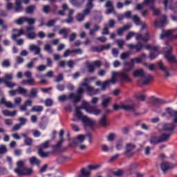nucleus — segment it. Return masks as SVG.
Listing matches in <instances>:
<instances>
[{"mask_svg": "<svg viewBox=\"0 0 177 177\" xmlns=\"http://www.w3.org/2000/svg\"><path fill=\"white\" fill-rule=\"evenodd\" d=\"M88 72L92 73H95V66L92 64H88Z\"/></svg>", "mask_w": 177, "mask_h": 177, "instance_id": "obj_63", "label": "nucleus"}, {"mask_svg": "<svg viewBox=\"0 0 177 177\" xmlns=\"http://www.w3.org/2000/svg\"><path fill=\"white\" fill-rule=\"evenodd\" d=\"M0 104H4L8 109H15V107H16V105L12 104L10 101H6L5 97H2L0 100Z\"/></svg>", "mask_w": 177, "mask_h": 177, "instance_id": "obj_24", "label": "nucleus"}, {"mask_svg": "<svg viewBox=\"0 0 177 177\" xmlns=\"http://www.w3.org/2000/svg\"><path fill=\"white\" fill-rule=\"evenodd\" d=\"M131 27H132V26L125 25L122 28L118 29V31H117L118 35H120V37H121L122 35V34H124V31H127V30H129V28H131Z\"/></svg>", "mask_w": 177, "mask_h": 177, "instance_id": "obj_33", "label": "nucleus"}, {"mask_svg": "<svg viewBox=\"0 0 177 177\" xmlns=\"http://www.w3.org/2000/svg\"><path fill=\"white\" fill-rule=\"evenodd\" d=\"M38 153H39V156H40V157H41L42 158H46V157H48L50 154V152L49 151L45 152L42 150V149H39Z\"/></svg>", "mask_w": 177, "mask_h": 177, "instance_id": "obj_38", "label": "nucleus"}, {"mask_svg": "<svg viewBox=\"0 0 177 177\" xmlns=\"http://www.w3.org/2000/svg\"><path fill=\"white\" fill-rule=\"evenodd\" d=\"M30 111H32V112L35 111L36 113H41V111H44V107L42 106H32Z\"/></svg>", "mask_w": 177, "mask_h": 177, "instance_id": "obj_39", "label": "nucleus"}, {"mask_svg": "<svg viewBox=\"0 0 177 177\" xmlns=\"http://www.w3.org/2000/svg\"><path fill=\"white\" fill-rule=\"evenodd\" d=\"M29 26H32V24H35V19L34 18H28L26 17V22Z\"/></svg>", "mask_w": 177, "mask_h": 177, "instance_id": "obj_57", "label": "nucleus"}, {"mask_svg": "<svg viewBox=\"0 0 177 177\" xmlns=\"http://www.w3.org/2000/svg\"><path fill=\"white\" fill-rule=\"evenodd\" d=\"M143 59H146V54H142L138 57L133 58L129 62H124V66L125 67V71H131V70L133 68L135 64L142 63V60H143Z\"/></svg>", "mask_w": 177, "mask_h": 177, "instance_id": "obj_6", "label": "nucleus"}, {"mask_svg": "<svg viewBox=\"0 0 177 177\" xmlns=\"http://www.w3.org/2000/svg\"><path fill=\"white\" fill-rule=\"evenodd\" d=\"M109 25H104V28H103V32H102V35H109Z\"/></svg>", "mask_w": 177, "mask_h": 177, "instance_id": "obj_62", "label": "nucleus"}, {"mask_svg": "<svg viewBox=\"0 0 177 177\" xmlns=\"http://www.w3.org/2000/svg\"><path fill=\"white\" fill-rule=\"evenodd\" d=\"M111 100V97H109L106 99H104L102 100V106L103 107H107L109 104H110V101Z\"/></svg>", "mask_w": 177, "mask_h": 177, "instance_id": "obj_52", "label": "nucleus"}, {"mask_svg": "<svg viewBox=\"0 0 177 177\" xmlns=\"http://www.w3.org/2000/svg\"><path fill=\"white\" fill-rule=\"evenodd\" d=\"M62 9L63 10H68V6H67V4H63ZM68 12H69L68 15V19L62 20V23H67V24H71V23L74 21V19L73 18V15H74V10L69 9Z\"/></svg>", "mask_w": 177, "mask_h": 177, "instance_id": "obj_13", "label": "nucleus"}, {"mask_svg": "<svg viewBox=\"0 0 177 177\" xmlns=\"http://www.w3.org/2000/svg\"><path fill=\"white\" fill-rule=\"evenodd\" d=\"M155 2V0H144V2L142 4H138L136 7V10H142V9H143L144 8V5H149V6H150V5H153Z\"/></svg>", "mask_w": 177, "mask_h": 177, "instance_id": "obj_21", "label": "nucleus"}, {"mask_svg": "<svg viewBox=\"0 0 177 177\" xmlns=\"http://www.w3.org/2000/svg\"><path fill=\"white\" fill-rule=\"evenodd\" d=\"M133 77L144 78L142 85H149V84H150V81L153 80V76L150 74L146 75L145 73V71L142 68L136 70L133 73Z\"/></svg>", "mask_w": 177, "mask_h": 177, "instance_id": "obj_5", "label": "nucleus"}, {"mask_svg": "<svg viewBox=\"0 0 177 177\" xmlns=\"http://www.w3.org/2000/svg\"><path fill=\"white\" fill-rule=\"evenodd\" d=\"M62 145H63V140H59L57 145L53 147V151L55 153H62Z\"/></svg>", "mask_w": 177, "mask_h": 177, "instance_id": "obj_28", "label": "nucleus"}, {"mask_svg": "<svg viewBox=\"0 0 177 177\" xmlns=\"http://www.w3.org/2000/svg\"><path fill=\"white\" fill-rule=\"evenodd\" d=\"M34 10H35V6H29L26 8V13L28 15H31L32 13H34Z\"/></svg>", "mask_w": 177, "mask_h": 177, "instance_id": "obj_51", "label": "nucleus"}, {"mask_svg": "<svg viewBox=\"0 0 177 177\" xmlns=\"http://www.w3.org/2000/svg\"><path fill=\"white\" fill-rule=\"evenodd\" d=\"M116 42L120 49H122V46H124V44H125V41L122 39H118Z\"/></svg>", "mask_w": 177, "mask_h": 177, "instance_id": "obj_59", "label": "nucleus"}, {"mask_svg": "<svg viewBox=\"0 0 177 177\" xmlns=\"http://www.w3.org/2000/svg\"><path fill=\"white\" fill-rule=\"evenodd\" d=\"M136 41H140L141 39L143 42H147L150 39V34L147 32L144 36L142 34H137L136 36Z\"/></svg>", "mask_w": 177, "mask_h": 177, "instance_id": "obj_20", "label": "nucleus"}, {"mask_svg": "<svg viewBox=\"0 0 177 177\" xmlns=\"http://www.w3.org/2000/svg\"><path fill=\"white\" fill-rule=\"evenodd\" d=\"M71 32V30L67 28H63L59 31V35H63V38L66 39L68 37V34Z\"/></svg>", "mask_w": 177, "mask_h": 177, "instance_id": "obj_27", "label": "nucleus"}, {"mask_svg": "<svg viewBox=\"0 0 177 177\" xmlns=\"http://www.w3.org/2000/svg\"><path fill=\"white\" fill-rule=\"evenodd\" d=\"M2 113L3 114V115H6V117H15V115L17 114V111L10 112L8 110H3Z\"/></svg>", "mask_w": 177, "mask_h": 177, "instance_id": "obj_35", "label": "nucleus"}, {"mask_svg": "<svg viewBox=\"0 0 177 177\" xmlns=\"http://www.w3.org/2000/svg\"><path fill=\"white\" fill-rule=\"evenodd\" d=\"M149 8L153 11V15L155 16H159L160 13H161V11H160L159 9L154 8V3L149 5Z\"/></svg>", "mask_w": 177, "mask_h": 177, "instance_id": "obj_44", "label": "nucleus"}, {"mask_svg": "<svg viewBox=\"0 0 177 177\" xmlns=\"http://www.w3.org/2000/svg\"><path fill=\"white\" fill-rule=\"evenodd\" d=\"M160 168L162 171H163L164 174H165L166 171H169V169H172V168H174V165L168 162H163L160 164Z\"/></svg>", "mask_w": 177, "mask_h": 177, "instance_id": "obj_19", "label": "nucleus"}, {"mask_svg": "<svg viewBox=\"0 0 177 177\" xmlns=\"http://www.w3.org/2000/svg\"><path fill=\"white\" fill-rule=\"evenodd\" d=\"M30 52H35V55H39L41 53V48L35 44H31L29 47Z\"/></svg>", "mask_w": 177, "mask_h": 177, "instance_id": "obj_31", "label": "nucleus"}, {"mask_svg": "<svg viewBox=\"0 0 177 177\" xmlns=\"http://www.w3.org/2000/svg\"><path fill=\"white\" fill-rule=\"evenodd\" d=\"M135 103L131 102V104L121 103L120 106L115 104H113V110L118 111L120 109L126 110L127 111H133L135 110Z\"/></svg>", "mask_w": 177, "mask_h": 177, "instance_id": "obj_9", "label": "nucleus"}, {"mask_svg": "<svg viewBox=\"0 0 177 177\" xmlns=\"http://www.w3.org/2000/svg\"><path fill=\"white\" fill-rule=\"evenodd\" d=\"M38 95V88H32L30 90V94L28 95L29 97H37V95Z\"/></svg>", "mask_w": 177, "mask_h": 177, "instance_id": "obj_41", "label": "nucleus"}, {"mask_svg": "<svg viewBox=\"0 0 177 177\" xmlns=\"http://www.w3.org/2000/svg\"><path fill=\"white\" fill-rule=\"evenodd\" d=\"M68 160H71V158L69 156H61L57 158V161L58 164H63V162H66L68 161Z\"/></svg>", "mask_w": 177, "mask_h": 177, "instance_id": "obj_34", "label": "nucleus"}, {"mask_svg": "<svg viewBox=\"0 0 177 177\" xmlns=\"http://www.w3.org/2000/svg\"><path fill=\"white\" fill-rule=\"evenodd\" d=\"M29 162L30 165H37L39 167V164H41V160H39L37 157L32 156L29 158Z\"/></svg>", "mask_w": 177, "mask_h": 177, "instance_id": "obj_32", "label": "nucleus"}, {"mask_svg": "<svg viewBox=\"0 0 177 177\" xmlns=\"http://www.w3.org/2000/svg\"><path fill=\"white\" fill-rule=\"evenodd\" d=\"M49 145H50V140L45 141L43 144L40 145V147L39 149H41V150L42 149H48Z\"/></svg>", "mask_w": 177, "mask_h": 177, "instance_id": "obj_53", "label": "nucleus"}, {"mask_svg": "<svg viewBox=\"0 0 177 177\" xmlns=\"http://www.w3.org/2000/svg\"><path fill=\"white\" fill-rule=\"evenodd\" d=\"M167 16L163 15L162 16V20L161 21H155L154 26L156 27V28H161V27H164L165 24H167Z\"/></svg>", "mask_w": 177, "mask_h": 177, "instance_id": "obj_17", "label": "nucleus"}, {"mask_svg": "<svg viewBox=\"0 0 177 177\" xmlns=\"http://www.w3.org/2000/svg\"><path fill=\"white\" fill-rule=\"evenodd\" d=\"M100 30V27L98 25H95L94 26V29H91L90 30V35H95L97 31Z\"/></svg>", "mask_w": 177, "mask_h": 177, "instance_id": "obj_48", "label": "nucleus"}, {"mask_svg": "<svg viewBox=\"0 0 177 177\" xmlns=\"http://www.w3.org/2000/svg\"><path fill=\"white\" fill-rule=\"evenodd\" d=\"M131 19L135 24H136V26H140V24H142V22L140 21V17H139L138 15L133 16Z\"/></svg>", "mask_w": 177, "mask_h": 177, "instance_id": "obj_42", "label": "nucleus"}, {"mask_svg": "<svg viewBox=\"0 0 177 177\" xmlns=\"http://www.w3.org/2000/svg\"><path fill=\"white\" fill-rule=\"evenodd\" d=\"M100 124L101 127H107V120L106 119V115H103L102 118L100 120Z\"/></svg>", "mask_w": 177, "mask_h": 177, "instance_id": "obj_47", "label": "nucleus"}, {"mask_svg": "<svg viewBox=\"0 0 177 177\" xmlns=\"http://www.w3.org/2000/svg\"><path fill=\"white\" fill-rule=\"evenodd\" d=\"M73 53H76L77 55H82L84 51H82L81 48H76L73 50L67 49L64 53V57H68V56L73 55Z\"/></svg>", "mask_w": 177, "mask_h": 177, "instance_id": "obj_15", "label": "nucleus"}, {"mask_svg": "<svg viewBox=\"0 0 177 177\" xmlns=\"http://www.w3.org/2000/svg\"><path fill=\"white\" fill-rule=\"evenodd\" d=\"M89 175H91V171L86 169H82L81 175H80L79 177H89Z\"/></svg>", "mask_w": 177, "mask_h": 177, "instance_id": "obj_40", "label": "nucleus"}, {"mask_svg": "<svg viewBox=\"0 0 177 177\" xmlns=\"http://www.w3.org/2000/svg\"><path fill=\"white\" fill-rule=\"evenodd\" d=\"M35 28L33 26H28L26 28L25 31L22 29L17 30L14 28L12 30L13 32H17L13 34L12 38L14 41H16L19 37H21V35H26L28 39H35V37H37V34L35 32H33Z\"/></svg>", "mask_w": 177, "mask_h": 177, "instance_id": "obj_2", "label": "nucleus"}, {"mask_svg": "<svg viewBox=\"0 0 177 177\" xmlns=\"http://www.w3.org/2000/svg\"><path fill=\"white\" fill-rule=\"evenodd\" d=\"M4 83L6 84V86H7V88H13L14 86H16L17 85V84L16 83H13L12 82H8L6 80H5L4 78H0V84Z\"/></svg>", "mask_w": 177, "mask_h": 177, "instance_id": "obj_29", "label": "nucleus"}, {"mask_svg": "<svg viewBox=\"0 0 177 177\" xmlns=\"http://www.w3.org/2000/svg\"><path fill=\"white\" fill-rule=\"evenodd\" d=\"M8 149L6 148V145H0V154H5V153H7Z\"/></svg>", "mask_w": 177, "mask_h": 177, "instance_id": "obj_55", "label": "nucleus"}, {"mask_svg": "<svg viewBox=\"0 0 177 177\" xmlns=\"http://www.w3.org/2000/svg\"><path fill=\"white\" fill-rule=\"evenodd\" d=\"M162 129L164 132H174V129H175V125L173 123L165 124L163 125Z\"/></svg>", "mask_w": 177, "mask_h": 177, "instance_id": "obj_25", "label": "nucleus"}, {"mask_svg": "<svg viewBox=\"0 0 177 177\" xmlns=\"http://www.w3.org/2000/svg\"><path fill=\"white\" fill-rule=\"evenodd\" d=\"M118 78H120V80H124V81H127V82H131L129 75H128V73H127L125 71L118 72Z\"/></svg>", "mask_w": 177, "mask_h": 177, "instance_id": "obj_22", "label": "nucleus"}, {"mask_svg": "<svg viewBox=\"0 0 177 177\" xmlns=\"http://www.w3.org/2000/svg\"><path fill=\"white\" fill-rule=\"evenodd\" d=\"M153 102L155 104H165V103H167L164 100H161L160 98H155Z\"/></svg>", "mask_w": 177, "mask_h": 177, "instance_id": "obj_56", "label": "nucleus"}, {"mask_svg": "<svg viewBox=\"0 0 177 177\" xmlns=\"http://www.w3.org/2000/svg\"><path fill=\"white\" fill-rule=\"evenodd\" d=\"M93 65L94 67H97L99 68V67L102 66V61L100 60H96L93 62Z\"/></svg>", "mask_w": 177, "mask_h": 177, "instance_id": "obj_60", "label": "nucleus"}, {"mask_svg": "<svg viewBox=\"0 0 177 177\" xmlns=\"http://www.w3.org/2000/svg\"><path fill=\"white\" fill-rule=\"evenodd\" d=\"M131 55V51L123 53L120 55V59H122V60H125V59H128V57H129Z\"/></svg>", "mask_w": 177, "mask_h": 177, "instance_id": "obj_50", "label": "nucleus"}, {"mask_svg": "<svg viewBox=\"0 0 177 177\" xmlns=\"http://www.w3.org/2000/svg\"><path fill=\"white\" fill-rule=\"evenodd\" d=\"M21 2L22 0H16L15 5L17 7L14 10L15 13H20V12H22L23 7H21Z\"/></svg>", "mask_w": 177, "mask_h": 177, "instance_id": "obj_30", "label": "nucleus"}, {"mask_svg": "<svg viewBox=\"0 0 177 177\" xmlns=\"http://www.w3.org/2000/svg\"><path fill=\"white\" fill-rule=\"evenodd\" d=\"M171 134H162L160 138L152 137L150 138L149 142L151 145H158V143L167 142V140H169Z\"/></svg>", "mask_w": 177, "mask_h": 177, "instance_id": "obj_10", "label": "nucleus"}, {"mask_svg": "<svg viewBox=\"0 0 177 177\" xmlns=\"http://www.w3.org/2000/svg\"><path fill=\"white\" fill-rule=\"evenodd\" d=\"M95 0H88V3L86 4V8L83 11V13L77 14L76 19L77 21H84L85 19V16L89 15L91 13V10L93 8V2Z\"/></svg>", "mask_w": 177, "mask_h": 177, "instance_id": "obj_7", "label": "nucleus"}, {"mask_svg": "<svg viewBox=\"0 0 177 177\" xmlns=\"http://www.w3.org/2000/svg\"><path fill=\"white\" fill-rule=\"evenodd\" d=\"M84 92H85V90L82 87H80L79 89H77V95H75V93H71L68 96L66 95H59L58 97L59 102H66V100H73V102L74 104H77L78 102L82 99V95H84Z\"/></svg>", "mask_w": 177, "mask_h": 177, "instance_id": "obj_3", "label": "nucleus"}, {"mask_svg": "<svg viewBox=\"0 0 177 177\" xmlns=\"http://www.w3.org/2000/svg\"><path fill=\"white\" fill-rule=\"evenodd\" d=\"M105 8H109L106 11V15H110V13H114V7L113 6V2L108 0L105 4Z\"/></svg>", "mask_w": 177, "mask_h": 177, "instance_id": "obj_23", "label": "nucleus"}, {"mask_svg": "<svg viewBox=\"0 0 177 177\" xmlns=\"http://www.w3.org/2000/svg\"><path fill=\"white\" fill-rule=\"evenodd\" d=\"M91 52H97V53L103 52V45H100L97 46H93L91 47Z\"/></svg>", "mask_w": 177, "mask_h": 177, "instance_id": "obj_36", "label": "nucleus"}, {"mask_svg": "<svg viewBox=\"0 0 177 177\" xmlns=\"http://www.w3.org/2000/svg\"><path fill=\"white\" fill-rule=\"evenodd\" d=\"M89 82V79L86 78L84 80V82H82L81 86H85L86 88V92L89 93V95H96V93H99L100 90L99 88L95 89L92 86H89L88 84Z\"/></svg>", "mask_w": 177, "mask_h": 177, "instance_id": "obj_11", "label": "nucleus"}, {"mask_svg": "<svg viewBox=\"0 0 177 177\" xmlns=\"http://www.w3.org/2000/svg\"><path fill=\"white\" fill-rule=\"evenodd\" d=\"M157 66L158 67H159L160 70H161L165 73V77L166 78L171 77V73H169V71H168V68L164 66V64L162 63V62L160 61L158 62Z\"/></svg>", "mask_w": 177, "mask_h": 177, "instance_id": "obj_16", "label": "nucleus"}, {"mask_svg": "<svg viewBox=\"0 0 177 177\" xmlns=\"http://www.w3.org/2000/svg\"><path fill=\"white\" fill-rule=\"evenodd\" d=\"M81 109H84L86 111V113H89L90 114H94V115H99L102 111L100 109H97L95 108V106H91L86 101H83L82 106L76 107V112L75 113V117L78 118V120H81L83 124L86 127H95V121L92 119L88 118L86 115H83L82 113H81Z\"/></svg>", "mask_w": 177, "mask_h": 177, "instance_id": "obj_1", "label": "nucleus"}, {"mask_svg": "<svg viewBox=\"0 0 177 177\" xmlns=\"http://www.w3.org/2000/svg\"><path fill=\"white\" fill-rule=\"evenodd\" d=\"M166 113L169 114L170 117H174L177 113V111L171 108H167Z\"/></svg>", "mask_w": 177, "mask_h": 177, "instance_id": "obj_43", "label": "nucleus"}, {"mask_svg": "<svg viewBox=\"0 0 177 177\" xmlns=\"http://www.w3.org/2000/svg\"><path fill=\"white\" fill-rule=\"evenodd\" d=\"M143 44H142L140 41H138V44L135 45V49L136 52H140V50L143 49Z\"/></svg>", "mask_w": 177, "mask_h": 177, "instance_id": "obj_49", "label": "nucleus"}, {"mask_svg": "<svg viewBox=\"0 0 177 177\" xmlns=\"http://www.w3.org/2000/svg\"><path fill=\"white\" fill-rule=\"evenodd\" d=\"M163 5L165 10H168V9H170L172 12H176L177 10V1L175 3L174 7H172V1L164 0Z\"/></svg>", "mask_w": 177, "mask_h": 177, "instance_id": "obj_14", "label": "nucleus"}, {"mask_svg": "<svg viewBox=\"0 0 177 177\" xmlns=\"http://www.w3.org/2000/svg\"><path fill=\"white\" fill-rule=\"evenodd\" d=\"M14 172L17 174L18 176H28L34 172L32 169L24 167L21 169H15Z\"/></svg>", "mask_w": 177, "mask_h": 177, "instance_id": "obj_12", "label": "nucleus"}, {"mask_svg": "<svg viewBox=\"0 0 177 177\" xmlns=\"http://www.w3.org/2000/svg\"><path fill=\"white\" fill-rule=\"evenodd\" d=\"M84 140H85V136L80 135L73 140V143L75 146H78L79 145H81V143L84 142Z\"/></svg>", "mask_w": 177, "mask_h": 177, "instance_id": "obj_26", "label": "nucleus"}, {"mask_svg": "<svg viewBox=\"0 0 177 177\" xmlns=\"http://www.w3.org/2000/svg\"><path fill=\"white\" fill-rule=\"evenodd\" d=\"M117 77L118 78V73L113 71L111 73V78L110 80H108L104 82L97 81L95 82V85H97V86H101L102 91H106V88L109 86V85H110L111 84H112V85H114L117 83Z\"/></svg>", "mask_w": 177, "mask_h": 177, "instance_id": "obj_4", "label": "nucleus"}, {"mask_svg": "<svg viewBox=\"0 0 177 177\" xmlns=\"http://www.w3.org/2000/svg\"><path fill=\"white\" fill-rule=\"evenodd\" d=\"M135 145L132 143H129L126 145L127 151L125 152V156L130 157V156H133V149H135Z\"/></svg>", "mask_w": 177, "mask_h": 177, "instance_id": "obj_18", "label": "nucleus"}, {"mask_svg": "<svg viewBox=\"0 0 177 177\" xmlns=\"http://www.w3.org/2000/svg\"><path fill=\"white\" fill-rule=\"evenodd\" d=\"M4 81H8V82H9V81H12V80H13V75L12 74H6L5 77H4Z\"/></svg>", "mask_w": 177, "mask_h": 177, "instance_id": "obj_58", "label": "nucleus"}, {"mask_svg": "<svg viewBox=\"0 0 177 177\" xmlns=\"http://www.w3.org/2000/svg\"><path fill=\"white\" fill-rule=\"evenodd\" d=\"M17 91H18V93L20 95H24V96H27V89L23 88V87H19Z\"/></svg>", "mask_w": 177, "mask_h": 177, "instance_id": "obj_46", "label": "nucleus"}, {"mask_svg": "<svg viewBox=\"0 0 177 177\" xmlns=\"http://www.w3.org/2000/svg\"><path fill=\"white\" fill-rule=\"evenodd\" d=\"M44 50L46 52H48L50 55H52L53 53V50L52 49V46L50 44H47L44 46Z\"/></svg>", "mask_w": 177, "mask_h": 177, "instance_id": "obj_45", "label": "nucleus"}, {"mask_svg": "<svg viewBox=\"0 0 177 177\" xmlns=\"http://www.w3.org/2000/svg\"><path fill=\"white\" fill-rule=\"evenodd\" d=\"M45 104L47 107H50V106H53V101L52 100V99H47L45 101Z\"/></svg>", "mask_w": 177, "mask_h": 177, "instance_id": "obj_64", "label": "nucleus"}, {"mask_svg": "<svg viewBox=\"0 0 177 177\" xmlns=\"http://www.w3.org/2000/svg\"><path fill=\"white\" fill-rule=\"evenodd\" d=\"M2 66L6 68L10 67V61H9V59L3 61Z\"/></svg>", "mask_w": 177, "mask_h": 177, "instance_id": "obj_61", "label": "nucleus"}, {"mask_svg": "<svg viewBox=\"0 0 177 177\" xmlns=\"http://www.w3.org/2000/svg\"><path fill=\"white\" fill-rule=\"evenodd\" d=\"M27 17H19L18 19L15 21V23L17 24V26H21V24H24L26 22Z\"/></svg>", "mask_w": 177, "mask_h": 177, "instance_id": "obj_37", "label": "nucleus"}, {"mask_svg": "<svg viewBox=\"0 0 177 177\" xmlns=\"http://www.w3.org/2000/svg\"><path fill=\"white\" fill-rule=\"evenodd\" d=\"M17 168H16V169H23V168H24V161L23 160H19L18 162H17Z\"/></svg>", "mask_w": 177, "mask_h": 177, "instance_id": "obj_54", "label": "nucleus"}, {"mask_svg": "<svg viewBox=\"0 0 177 177\" xmlns=\"http://www.w3.org/2000/svg\"><path fill=\"white\" fill-rule=\"evenodd\" d=\"M145 49L147 50H151L149 53V58L151 60H154V59H156L157 56L161 53L158 46H151L150 44H147L145 46Z\"/></svg>", "mask_w": 177, "mask_h": 177, "instance_id": "obj_8", "label": "nucleus"}]
</instances>
